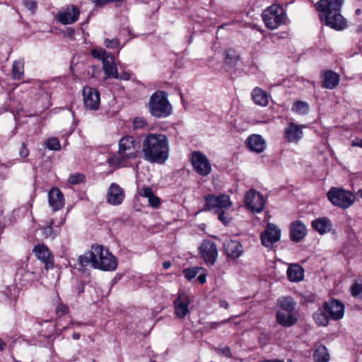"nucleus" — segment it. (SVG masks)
I'll list each match as a JSON object with an SVG mask.
<instances>
[{"instance_id":"44","label":"nucleus","mask_w":362,"mask_h":362,"mask_svg":"<svg viewBox=\"0 0 362 362\" xmlns=\"http://www.w3.org/2000/svg\"><path fill=\"white\" fill-rule=\"evenodd\" d=\"M104 44L107 48L113 49V48H116L119 46V41L117 38H114L112 40L107 38L105 40Z\"/></svg>"},{"instance_id":"15","label":"nucleus","mask_w":362,"mask_h":362,"mask_svg":"<svg viewBox=\"0 0 362 362\" xmlns=\"http://www.w3.org/2000/svg\"><path fill=\"white\" fill-rule=\"evenodd\" d=\"M189 296L184 293L180 292L174 300L175 313L178 318L183 319L189 313L190 304Z\"/></svg>"},{"instance_id":"1","label":"nucleus","mask_w":362,"mask_h":362,"mask_svg":"<svg viewBox=\"0 0 362 362\" xmlns=\"http://www.w3.org/2000/svg\"><path fill=\"white\" fill-rule=\"evenodd\" d=\"M344 0H320L315 4L321 23L336 30H343L347 28V21L341 15Z\"/></svg>"},{"instance_id":"43","label":"nucleus","mask_w":362,"mask_h":362,"mask_svg":"<svg viewBox=\"0 0 362 362\" xmlns=\"http://www.w3.org/2000/svg\"><path fill=\"white\" fill-rule=\"evenodd\" d=\"M84 179L83 175L81 173L72 174L69 176L68 181L71 185H77L83 182Z\"/></svg>"},{"instance_id":"20","label":"nucleus","mask_w":362,"mask_h":362,"mask_svg":"<svg viewBox=\"0 0 362 362\" xmlns=\"http://www.w3.org/2000/svg\"><path fill=\"white\" fill-rule=\"evenodd\" d=\"M33 252L38 259L45 263L46 268L52 267L54 256L47 246L44 244H37L34 247Z\"/></svg>"},{"instance_id":"63","label":"nucleus","mask_w":362,"mask_h":362,"mask_svg":"<svg viewBox=\"0 0 362 362\" xmlns=\"http://www.w3.org/2000/svg\"><path fill=\"white\" fill-rule=\"evenodd\" d=\"M266 219H267V215L265 214L264 215V220H266Z\"/></svg>"},{"instance_id":"16","label":"nucleus","mask_w":362,"mask_h":362,"mask_svg":"<svg viewBox=\"0 0 362 362\" xmlns=\"http://www.w3.org/2000/svg\"><path fill=\"white\" fill-rule=\"evenodd\" d=\"M124 190L117 183H111L107 191V202L112 206L120 205L124 200Z\"/></svg>"},{"instance_id":"7","label":"nucleus","mask_w":362,"mask_h":362,"mask_svg":"<svg viewBox=\"0 0 362 362\" xmlns=\"http://www.w3.org/2000/svg\"><path fill=\"white\" fill-rule=\"evenodd\" d=\"M328 200L335 206L346 209L352 206L355 202V194L343 188L332 187L327 193Z\"/></svg>"},{"instance_id":"2","label":"nucleus","mask_w":362,"mask_h":362,"mask_svg":"<svg viewBox=\"0 0 362 362\" xmlns=\"http://www.w3.org/2000/svg\"><path fill=\"white\" fill-rule=\"evenodd\" d=\"M78 260L82 267L90 264L93 268L105 272H114L118 265L117 258L107 248L99 245H93Z\"/></svg>"},{"instance_id":"50","label":"nucleus","mask_w":362,"mask_h":362,"mask_svg":"<svg viewBox=\"0 0 362 362\" xmlns=\"http://www.w3.org/2000/svg\"><path fill=\"white\" fill-rule=\"evenodd\" d=\"M19 154H20L21 157L24 158H27L28 156V155H29V150L27 148V146H26V144L25 143L22 144L21 148L20 149Z\"/></svg>"},{"instance_id":"21","label":"nucleus","mask_w":362,"mask_h":362,"mask_svg":"<svg viewBox=\"0 0 362 362\" xmlns=\"http://www.w3.org/2000/svg\"><path fill=\"white\" fill-rule=\"evenodd\" d=\"M307 235L305 224L299 220L293 221L290 225V238L294 243L302 240Z\"/></svg>"},{"instance_id":"35","label":"nucleus","mask_w":362,"mask_h":362,"mask_svg":"<svg viewBox=\"0 0 362 362\" xmlns=\"http://www.w3.org/2000/svg\"><path fill=\"white\" fill-rule=\"evenodd\" d=\"M313 318L316 322L320 326H327L329 323V320L330 317L329 315L324 311H320L319 313H315L313 315Z\"/></svg>"},{"instance_id":"38","label":"nucleus","mask_w":362,"mask_h":362,"mask_svg":"<svg viewBox=\"0 0 362 362\" xmlns=\"http://www.w3.org/2000/svg\"><path fill=\"white\" fill-rule=\"evenodd\" d=\"M351 295L358 298H362V282L354 281L351 286Z\"/></svg>"},{"instance_id":"17","label":"nucleus","mask_w":362,"mask_h":362,"mask_svg":"<svg viewBox=\"0 0 362 362\" xmlns=\"http://www.w3.org/2000/svg\"><path fill=\"white\" fill-rule=\"evenodd\" d=\"M323 309L334 320H339L344 315V306L341 301L336 299L325 302Z\"/></svg>"},{"instance_id":"53","label":"nucleus","mask_w":362,"mask_h":362,"mask_svg":"<svg viewBox=\"0 0 362 362\" xmlns=\"http://www.w3.org/2000/svg\"><path fill=\"white\" fill-rule=\"evenodd\" d=\"M198 280L200 284H203L206 282V278L205 274H200L198 276Z\"/></svg>"},{"instance_id":"9","label":"nucleus","mask_w":362,"mask_h":362,"mask_svg":"<svg viewBox=\"0 0 362 362\" xmlns=\"http://www.w3.org/2000/svg\"><path fill=\"white\" fill-rule=\"evenodd\" d=\"M190 162L194 171L202 176H207L211 172V165L204 153L200 151H194L191 154Z\"/></svg>"},{"instance_id":"18","label":"nucleus","mask_w":362,"mask_h":362,"mask_svg":"<svg viewBox=\"0 0 362 362\" xmlns=\"http://www.w3.org/2000/svg\"><path fill=\"white\" fill-rule=\"evenodd\" d=\"M321 86L326 89H334L339 83L340 76L330 69L322 70L320 73Z\"/></svg>"},{"instance_id":"3","label":"nucleus","mask_w":362,"mask_h":362,"mask_svg":"<svg viewBox=\"0 0 362 362\" xmlns=\"http://www.w3.org/2000/svg\"><path fill=\"white\" fill-rule=\"evenodd\" d=\"M144 158L150 163H163L169 156L167 137L160 134H148L142 144Z\"/></svg>"},{"instance_id":"51","label":"nucleus","mask_w":362,"mask_h":362,"mask_svg":"<svg viewBox=\"0 0 362 362\" xmlns=\"http://www.w3.org/2000/svg\"><path fill=\"white\" fill-rule=\"evenodd\" d=\"M217 351H218V354H222V355H223V356H225L226 357H230L231 356L230 350V349L228 346H225V347L221 348V349H218Z\"/></svg>"},{"instance_id":"11","label":"nucleus","mask_w":362,"mask_h":362,"mask_svg":"<svg viewBox=\"0 0 362 362\" xmlns=\"http://www.w3.org/2000/svg\"><path fill=\"white\" fill-rule=\"evenodd\" d=\"M232 205L230 197L226 194L215 196L209 194L205 197L204 210L215 209V212L225 210Z\"/></svg>"},{"instance_id":"27","label":"nucleus","mask_w":362,"mask_h":362,"mask_svg":"<svg viewBox=\"0 0 362 362\" xmlns=\"http://www.w3.org/2000/svg\"><path fill=\"white\" fill-rule=\"evenodd\" d=\"M288 279L293 282H298L303 280L304 276V270L301 266L293 264L290 265L286 272Z\"/></svg>"},{"instance_id":"31","label":"nucleus","mask_w":362,"mask_h":362,"mask_svg":"<svg viewBox=\"0 0 362 362\" xmlns=\"http://www.w3.org/2000/svg\"><path fill=\"white\" fill-rule=\"evenodd\" d=\"M266 147L265 141L258 134L250 136V151L261 153Z\"/></svg>"},{"instance_id":"42","label":"nucleus","mask_w":362,"mask_h":362,"mask_svg":"<svg viewBox=\"0 0 362 362\" xmlns=\"http://www.w3.org/2000/svg\"><path fill=\"white\" fill-rule=\"evenodd\" d=\"M218 214V218L220 221H221L225 226L230 223L231 221V217L228 214L225 212V210L219 211L216 212Z\"/></svg>"},{"instance_id":"36","label":"nucleus","mask_w":362,"mask_h":362,"mask_svg":"<svg viewBox=\"0 0 362 362\" xmlns=\"http://www.w3.org/2000/svg\"><path fill=\"white\" fill-rule=\"evenodd\" d=\"M308 110L309 105L304 101H296L292 107V111L298 115H305Z\"/></svg>"},{"instance_id":"26","label":"nucleus","mask_w":362,"mask_h":362,"mask_svg":"<svg viewBox=\"0 0 362 362\" xmlns=\"http://www.w3.org/2000/svg\"><path fill=\"white\" fill-rule=\"evenodd\" d=\"M276 320L279 325L284 327H290L295 325L298 318L296 315L292 313H284L282 311H278L276 314Z\"/></svg>"},{"instance_id":"56","label":"nucleus","mask_w":362,"mask_h":362,"mask_svg":"<svg viewBox=\"0 0 362 362\" xmlns=\"http://www.w3.org/2000/svg\"><path fill=\"white\" fill-rule=\"evenodd\" d=\"M163 267L165 269H168L171 266V263L169 261H165V262H163Z\"/></svg>"},{"instance_id":"60","label":"nucleus","mask_w":362,"mask_h":362,"mask_svg":"<svg viewBox=\"0 0 362 362\" xmlns=\"http://www.w3.org/2000/svg\"><path fill=\"white\" fill-rule=\"evenodd\" d=\"M357 194H358V197H360L362 199V189H359L357 192Z\"/></svg>"},{"instance_id":"13","label":"nucleus","mask_w":362,"mask_h":362,"mask_svg":"<svg viewBox=\"0 0 362 362\" xmlns=\"http://www.w3.org/2000/svg\"><path fill=\"white\" fill-rule=\"evenodd\" d=\"M199 254L207 265H214L218 257L216 244L209 240H204L199 247Z\"/></svg>"},{"instance_id":"5","label":"nucleus","mask_w":362,"mask_h":362,"mask_svg":"<svg viewBox=\"0 0 362 362\" xmlns=\"http://www.w3.org/2000/svg\"><path fill=\"white\" fill-rule=\"evenodd\" d=\"M266 27L270 30L286 24L288 18L284 8L279 4H272L264 9L262 14Z\"/></svg>"},{"instance_id":"41","label":"nucleus","mask_w":362,"mask_h":362,"mask_svg":"<svg viewBox=\"0 0 362 362\" xmlns=\"http://www.w3.org/2000/svg\"><path fill=\"white\" fill-rule=\"evenodd\" d=\"M317 300V296L314 293H308L302 295L300 298V303L301 305H307L308 303H314Z\"/></svg>"},{"instance_id":"57","label":"nucleus","mask_w":362,"mask_h":362,"mask_svg":"<svg viewBox=\"0 0 362 362\" xmlns=\"http://www.w3.org/2000/svg\"><path fill=\"white\" fill-rule=\"evenodd\" d=\"M72 337H73V339H75V340H78V339H80L81 335H80V334H79V333H78V332H74V333L73 334V335H72Z\"/></svg>"},{"instance_id":"22","label":"nucleus","mask_w":362,"mask_h":362,"mask_svg":"<svg viewBox=\"0 0 362 362\" xmlns=\"http://www.w3.org/2000/svg\"><path fill=\"white\" fill-rule=\"evenodd\" d=\"M284 139L290 143H297L303 136L301 126L290 122L284 129Z\"/></svg>"},{"instance_id":"48","label":"nucleus","mask_w":362,"mask_h":362,"mask_svg":"<svg viewBox=\"0 0 362 362\" xmlns=\"http://www.w3.org/2000/svg\"><path fill=\"white\" fill-rule=\"evenodd\" d=\"M23 4L32 13H34L37 7V3L34 1H24Z\"/></svg>"},{"instance_id":"46","label":"nucleus","mask_w":362,"mask_h":362,"mask_svg":"<svg viewBox=\"0 0 362 362\" xmlns=\"http://www.w3.org/2000/svg\"><path fill=\"white\" fill-rule=\"evenodd\" d=\"M229 320H230V319L222 320V321H220V322H208L206 324V327H208L209 329H216L218 327H219L221 325L228 322Z\"/></svg>"},{"instance_id":"59","label":"nucleus","mask_w":362,"mask_h":362,"mask_svg":"<svg viewBox=\"0 0 362 362\" xmlns=\"http://www.w3.org/2000/svg\"><path fill=\"white\" fill-rule=\"evenodd\" d=\"M6 346V344L0 339V351L3 350Z\"/></svg>"},{"instance_id":"58","label":"nucleus","mask_w":362,"mask_h":362,"mask_svg":"<svg viewBox=\"0 0 362 362\" xmlns=\"http://www.w3.org/2000/svg\"><path fill=\"white\" fill-rule=\"evenodd\" d=\"M65 220H66L65 216H62L61 217V221H60V222L59 223V224L57 225V226H58V227H60L61 226H62V225L64 223Z\"/></svg>"},{"instance_id":"12","label":"nucleus","mask_w":362,"mask_h":362,"mask_svg":"<svg viewBox=\"0 0 362 362\" xmlns=\"http://www.w3.org/2000/svg\"><path fill=\"white\" fill-rule=\"evenodd\" d=\"M281 230L274 223H268L264 230L260 235L262 245L269 249L280 240Z\"/></svg>"},{"instance_id":"6","label":"nucleus","mask_w":362,"mask_h":362,"mask_svg":"<svg viewBox=\"0 0 362 362\" xmlns=\"http://www.w3.org/2000/svg\"><path fill=\"white\" fill-rule=\"evenodd\" d=\"M150 113L155 117H166L171 114L172 107L167 99V94L163 91L154 93L149 101Z\"/></svg>"},{"instance_id":"29","label":"nucleus","mask_w":362,"mask_h":362,"mask_svg":"<svg viewBox=\"0 0 362 362\" xmlns=\"http://www.w3.org/2000/svg\"><path fill=\"white\" fill-rule=\"evenodd\" d=\"M139 195L143 197L148 198V204L154 208H157L160 205V199L158 197L154 195L153 192L150 187H144L140 189Z\"/></svg>"},{"instance_id":"28","label":"nucleus","mask_w":362,"mask_h":362,"mask_svg":"<svg viewBox=\"0 0 362 362\" xmlns=\"http://www.w3.org/2000/svg\"><path fill=\"white\" fill-rule=\"evenodd\" d=\"M252 98L254 103L257 105L265 107L269 103V96L267 92L259 88H254Z\"/></svg>"},{"instance_id":"45","label":"nucleus","mask_w":362,"mask_h":362,"mask_svg":"<svg viewBox=\"0 0 362 362\" xmlns=\"http://www.w3.org/2000/svg\"><path fill=\"white\" fill-rule=\"evenodd\" d=\"M133 124L135 129H141L147 125L146 120L143 117L135 118Z\"/></svg>"},{"instance_id":"61","label":"nucleus","mask_w":362,"mask_h":362,"mask_svg":"<svg viewBox=\"0 0 362 362\" xmlns=\"http://www.w3.org/2000/svg\"><path fill=\"white\" fill-rule=\"evenodd\" d=\"M73 325L74 326H76V327H79V326L82 325V323H81V322H75V323H73Z\"/></svg>"},{"instance_id":"40","label":"nucleus","mask_w":362,"mask_h":362,"mask_svg":"<svg viewBox=\"0 0 362 362\" xmlns=\"http://www.w3.org/2000/svg\"><path fill=\"white\" fill-rule=\"evenodd\" d=\"M46 146L48 149L52 151H59L61 148L59 141L56 137H52L47 139Z\"/></svg>"},{"instance_id":"24","label":"nucleus","mask_w":362,"mask_h":362,"mask_svg":"<svg viewBox=\"0 0 362 362\" xmlns=\"http://www.w3.org/2000/svg\"><path fill=\"white\" fill-rule=\"evenodd\" d=\"M265 203L266 199L261 193L250 189V211L261 212L264 208Z\"/></svg>"},{"instance_id":"30","label":"nucleus","mask_w":362,"mask_h":362,"mask_svg":"<svg viewBox=\"0 0 362 362\" xmlns=\"http://www.w3.org/2000/svg\"><path fill=\"white\" fill-rule=\"evenodd\" d=\"M329 354L325 345L319 344L316 346V349L313 354V359L315 362H328L329 361Z\"/></svg>"},{"instance_id":"37","label":"nucleus","mask_w":362,"mask_h":362,"mask_svg":"<svg viewBox=\"0 0 362 362\" xmlns=\"http://www.w3.org/2000/svg\"><path fill=\"white\" fill-rule=\"evenodd\" d=\"M53 226H54V220H50L47 226H45L42 229V233L45 238H54L57 235V233L53 230Z\"/></svg>"},{"instance_id":"25","label":"nucleus","mask_w":362,"mask_h":362,"mask_svg":"<svg viewBox=\"0 0 362 362\" xmlns=\"http://www.w3.org/2000/svg\"><path fill=\"white\" fill-rule=\"evenodd\" d=\"M311 226L319 234L323 235L331 230L332 223L327 217H320L312 221Z\"/></svg>"},{"instance_id":"39","label":"nucleus","mask_w":362,"mask_h":362,"mask_svg":"<svg viewBox=\"0 0 362 362\" xmlns=\"http://www.w3.org/2000/svg\"><path fill=\"white\" fill-rule=\"evenodd\" d=\"M203 270V268L202 267H193V268H188L183 270V274L185 277L188 280L193 279L198 274L199 272Z\"/></svg>"},{"instance_id":"55","label":"nucleus","mask_w":362,"mask_h":362,"mask_svg":"<svg viewBox=\"0 0 362 362\" xmlns=\"http://www.w3.org/2000/svg\"><path fill=\"white\" fill-rule=\"evenodd\" d=\"M219 305L221 308H224L226 309L228 308V303L224 300H220Z\"/></svg>"},{"instance_id":"52","label":"nucleus","mask_w":362,"mask_h":362,"mask_svg":"<svg viewBox=\"0 0 362 362\" xmlns=\"http://www.w3.org/2000/svg\"><path fill=\"white\" fill-rule=\"evenodd\" d=\"M351 146L362 148V139L356 138V139L353 140L351 142Z\"/></svg>"},{"instance_id":"32","label":"nucleus","mask_w":362,"mask_h":362,"mask_svg":"<svg viewBox=\"0 0 362 362\" xmlns=\"http://www.w3.org/2000/svg\"><path fill=\"white\" fill-rule=\"evenodd\" d=\"M12 77L15 80H20L24 75V61L18 59L13 62L11 69Z\"/></svg>"},{"instance_id":"34","label":"nucleus","mask_w":362,"mask_h":362,"mask_svg":"<svg viewBox=\"0 0 362 362\" xmlns=\"http://www.w3.org/2000/svg\"><path fill=\"white\" fill-rule=\"evenodd\" d=\"M278 304L282 310L288 313H291L296 308V303L290 296H286L279 299Z\"/></svg>"},{"instance_id":"23","label":"nucleus","mask_w":362,"mask_h":362,"mask_svg":"<svg viewBox=\"0 0 362 362\" xmlns=\"http://www.w3.org/2000/svg\"><path fill=\"white\" fill-rule=\"evenodd\" d=\"M223 250L226 255L232 258H237L243 252L240 243L231 239H227L224 241Z\"/></svg>"},{"instance_id":"54","label":"nucleus","mask_w":362,"mask_h":362,"mask_svg":"<svg viewBox=\"0 0 362 362\" xmlns=\"http://www.w3.org/2000/svg\"><path fill=\"white\" fill-rule=\"evenodd\" d=\"M245 207L249 209V191L245 194Z\"/></svg>"},{"instance_id":"33","label":"nucleus","mask_w":362,"mask_h":362,"mask_svg":"<svg viewBox=\"0 0 362 362\" xmlns=\"http://www.w3.org/2000/svg\"><path fill=\"white\" fill-rule=\"evenodd\" d=\"M240 59V54L235 49H228L226 52L224 62L227 66L234 67Z\"/></svg>"},{"instance_id":"10","label":"nucleus","mask_w":362,"mask_h":362,"mask_svg":"<svg viewBox=\"0 0 362 362\" xmlns=\"http://www.w3.org/2000/svg\"><path fill=\"white\" fill-rule=\"evenodd\" d=\"M80 13L78 6L69 4L62 7L55 18L57 22L62 25H71L78 20Z\"/></svg>"},{"instance_id":"49","label":"nucleus","mask_w":362,"mask_h":362,"mask_svg":"<svg viewBox=\"0 0 362 362\" xmlns=\"http://www.w3.org/2000/svg\"><path fill=\"white\" fill-rule=\"evenodd\" d=\"M68 307L64 304H59L56 308V312L59 315H63L68 312Z\"/></svg>"},{"instance_id":"14","label":"nucleus","mask_w":362,"mask_h":362,"mask_svg":"<svg viewBox=\"0 0 362 362\" xmlns=\"http://www.w3.org/2000/svg\"><path fill=\"white\" fill-rule=\"evenodd\" d=\"M83 103L86 109L96 110L100 103V93L91 87H84L83 90Z\"/></svg>"},{"instance_id":"62","label":"nucleus","mask_w":362,"mask_h":362,"mask_svg":"<svg viewBox=\"0 0 362 362\" xmlns=\"http://www.w3.org/2000/svg\"><path fill=\"white\" fill-rule=\"evenodd\" d=\"M245 143L246 146H247L249 148V138L246 139Z\"/></svg>"},{"instance_id":"19","label":"nucleus","mask_w":362,"mask_h":362,"mask_svg":"<svg viewBox=\"0 0 362 362\" xmlns=\"http://www.w3.org/2000/svg\"><path fill=\"white\" fill-rule=\"evenodd\" d=\"M48 203L54 211H59L64 206V197L59 188L53 187L48 192Z\"/></svg>"},{"instance_id":"47","label":"nucleus","mask_w":362,"mask_h":362,"mask_svg":"<svg viewBox=\"0 0 362 362\" xmlns=\"http://www.w3.org/2000/svg\"><path fill=\"white\" fill-rule=\"evenodd\" d=\"M132 74L128 71H121L119 74L117 72V76L113 78H119L124 81H129L132 79Z\"/></svg>"},{"instance_id":"8","label":"nucleus","mask_w":362,"mask_h":362,"mask_svg":"<svg viewBox=\"0 0 362 362\" xmlns=\"http://www.w3.org/2000/svg\"><path fill=\"white\" fill-rule=\"evenodd\" d=\"M92 56L103 62V67L105 75L108 78L117 76V68L115 63L114 57L104 49H93Z\"/></svg>"},{"instance_id":"4","label":"nucleus","mask_w":362,"mask_h":362,"mask_svg":"<svg viewBox=\"0 0 362 362\" xmlns=\"http://www.w3.org/2000/svg\"><path fill=\"white\" fill-rule=\"evenodd\" d=\"M139 150V142L134 136H123L119 141L117 154L108 158V163L117 168L124 167L129 160L138 156Z\"/></svg>"}]
</instances>
